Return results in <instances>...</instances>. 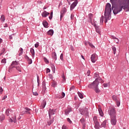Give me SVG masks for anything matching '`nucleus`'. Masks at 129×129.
Segmentation results:
<instances>
[{
	"label": "nucleus",
	"mask_w": 129,
	"mask_h": 129,
	"mask_svg": "<svg viewBox=\"0 0 129 129\" xmlns=\"http://www.w3.org/2000/svg\"><path fill=\"white\" fill-rule=\"evenodd\" d=\"M112 10L114 15H117L122 12V10L125 12H129V0L119 1L118 5L112 6Z\"/></svg>",
	"instance_id": "obj_1"
},
{
	"label": "nucleus",
	"mask_w": 129,
	"mask_h": 129,
	"mask_svg": "<svg viewBox=\"0 0 129 129\" xmlns=\"http://www.w3.org/2000/svg\"><path fill=\"white\" fill-rule=\"evenodd\" d=\"M111 5L109 3H107L106 5L105 11H104V22L107 23V21L111 19Z\"/></svg>",
	"instance_id": "obj_2"
},
{
	"label": "nucleus",
	"mask_w": 129,
	"mask_h": 129,
	"mask_svg": "<svg viewBox=\"0 0 129 129\" xmlns=\"http://www.w3.org/2000/svg\"><path fill=\"white\" fill-rule=\"evenodd\" d=\"M79 110L80 113H81L82 115H86V116H89V112L88 111V108H80Z\"/></svg>",
	"instance_id": "obj_3"
},
{
	"label": "nucleus",
	"mask_w": 129,
	"mask_h": 129,
	"mask_svg": "<svg viewBox=\"0 0 129 129\" xmlns=\"http://www.w3.org/2000/svg\"><path fill=\"white\" fill-rule=\"evenodd\" d=\"M96 80L94 81L92 83L88 85V88L94 89L96 87H98V85H99V82H97Z\"/></svg>",
	"instance_id": "obj_4"
},
{
	"label": "nucleus",
	"mask_w": 129,
	"mask_h": 129,
	"mask_svg": "<svg viewBox=\"0 0 129 129\" xmlns=\"http://www.w3.org/2000/svg\"><path fill=\"white\" fill-rule=\"evenodd\" d=\"M93 122L94 123V127L95 129H100L99 126H100V124L99 123V122L98 121V119H97V116H94L93 117Z\"/></svg>",
	"instance_id": "obj_5"
},
{
	"label": "nucleus",
	"mask_w": 129,
	"mask_h": 129,
	"mask_svg": "<svg viewBox=\"0 0 129 129\" xmlns=\"http://www.w3.org/2000/svg\"><path fill=\"white\" fill-rule=\"evenodd\" d=\"M108 112V114L110 115V117L116 116V112L115 111V109H114V108H109Z\"/></svg>",
	"instance_id": "obj_6"
},
{
	"label": "nucleus",
	"mask_w": 129,
	"mask_h": 129,
	"mask_svg": "<svg viewBox=\"0 0 129 129\" xmlns=\"http://www.w3.org/2000/svg\"><path fill=\"white\" fill-rule=\"evenodd\" d=\"M94 78L95 79V80H96L97 82H99L100 83H103V82H104L103 80L101 79V78L99 77V74L98 73H96L94 74Z\"/></svg>",
	"instance_id": "obj_7"
},
{
	"label": "nucleus",
	"mask_w": 129,
	"mask_h": 129,
	"mask_svg": "<svg viewBox=\"0 0 129 129\" xmlns=\"http://www.w3.org/2000/svg\"><path fill=\"white\" fill-rule=\"evenodd\" d=\"M112 98L113 100H114V101L116 102L117 106L118 107H119V106L120 105V100H119L117 98V96H116V95H113L112 96Z\"/></svg>",
	"instance_id": "obj_8"
},
{
	"label": "nucleus",
	"mask_w": 129,
	"mask_h": 129,
	"mask_svg": "<svg viewBox=\"0 0 129 129\" xmlns=\"http://www.w3.org/2000/svg\"><path fill=\"white\" fill-rule=\"evenodd\" d=\"M92 25L95 27L96 33L100 35V33H101V31H100V26H97L95 23H92Z\"/></svg>",
	"instance_id": "obj_9"
},
{
	"label": "nucleus",
	"mask_w": 129,
	"mask_h": 129,
	"mask_svg": "<svg viewBox=\"0 0 129 129\" xmlns=\"http://www.w3.org/2000/svg\"><path fill=\"white\" fill-rule=\"evenodd\" d=\"M91 60L92 63H95L97 61V55L95 53L92 54L91 56Z\"/></svg>",
	"instance_id": "obj_10"
},
{
	"label": "nucleus",
	"mask_w": 129,
	"mask_h": 129,
	"mask_svg": "<svg viewBox=\"0 0 129 129\" xmlns=\"http://www.w3.org/2000/svg\"><path fill=\"white\" fill-rule=\"evenodd\" d=\"M111 123L112 125H115L116 124V116L113 117H110Z\"/></svg>",
	"instance_id": "obj_11"
},
{
	"label": "nucleus",
	"mask_w": 129,
	"mask_h": 129,
	"mask_svg": "<svg viewBox=\"0 0 129 129\" xmlns=\"http://www.w3.org/2000/svg\"><path fill=\"white\" fill-rule=\"evenodd\" d=\"M55 111L56 109H49V110L48 111L49 118H51V116H52V115H54V114H55Z\"/></svg>",
	"instance_id": "obj_12"
},
{
	"label": "nucleus",
	"mask_w": 129,
	"mask_h": 129,
	"mask_svg": "<svg viewBox=\"0 0 129 129\" xmlns=\"http://www.w3.org/2000/svg\"><path fill=\"white\" fill-rule=\"evenodd\" d=\"M9 122H14V123H16L17 122V116L16 114H14V117L9 119Z\"/></svg>",
	"instance_id": "obj_13"
},
{
	"label": "nucleus",
	"mask_w": 129,
	"mask_h": 129,
	"mask_svg": "<svg viewBox=\"0 0 129 129\" xmlns=\"http://www.w3.org/2000/svg\"><path fill=\"white\" fill-rule=\"evenodd\" d=\"M67 12V10H66V8H64L62 9L60 12V20L62 19V18L64 17V14H66V12Z\"/></svg>",
	"instance_id": "obj_14"
},
{
	"label": "nucleus",
	"mask_w": 129,
	"mask_h": 129,
	"mask_svg": "<svg viewBox=\"0 0 129 129\" xmlns=\"http://www.w3.org/2000/svg\"><path fill=\"white\" fill-rule=\"evenodd\" d=\"M6 115H7V116H9L10 114H12V113H14V111L10 109H7L6 110V112H5Z\"/></svg>",
	"instance_id": "obj_15"
},
{
	"label": "nucleus",
	"mask_w": 129,
	"mask_h": 129,
	"mask_svg": "<svg viewBox=\"0 0 129 129\" xmlns=\"http://www.w3.org/2000/svg\"><path fill=\"white\" fill-rule=\"evenodd\" d=\"M49 15H50V13L46 11H44L41 14V16L43 17V18H47Z\"/></svg>",
	"instance_id": "obj_16"
},
{
	"label": "nucleus",
	"mask_w": 129,
	"mask_h": 129,
	"mask_svg": "<svg viewBox=\"0 0 129 129\" xmlns=\"http://www.w3.org/2000/svg\"><path fill=\"white\" fill-rule=\"evenodd\" d=\"M72 111V108H68L64 111V114H65V115H68L69 114V113L71 112Z\"/></svg>",
	"instance_id": "obj_17"
},
{
	"label": "nucleus",
	"mask_w": 129,
	"mask_h": 129,
	"mask_svg": "<svg viewBox=\"0 0 129 129\" xmlns=\"http://www.w3.org/2000/svg\"><path fill=\"white\" fill-rule=\"evenodd\" d=\"M76 6H77V2H74L71 6L70 11H72L73 10H74Z\"/></svg>",
	"instance_id": "obj_18"
},
{
	"label": "nucleus",
	"mask_w": 129,
	"mask_h": 129,
	"mask_svg": "<svg viewBox=\"0 0 129 129\" xmlns=\"http://www.w3.org/2000/svg\"><path fill=\"white\" fill-rule=\"evenodd\" d=\"M117 1L119 4V1H121V0H110V1L111 4H112V7H113L114 6H115V5H116V3L117 2Z\"/></svg>",
	"instance_id": "obj_19"
},
{
	"label": "nucleus",
	"mask_w": 129,
	"mask_h": 129,
	"mask_svg": "<svg viewBox=\"0 0 129 129\" xmlns=\"http://www.w3.org/2000/svg\"><path fill=\"white\" fill-rule=\"evenodd\" d=\"M98 110L99 113V115L102 117H103V115H104V114H103V111H102V109H101V108L100 107L98 108Z\"/></svg>",
	"instance_id": "obj_20"
},
{
	"label": "nucleus",
	"mask_w": 129,
	"mask_h": 129,
	"mask_svg": "<svg viewBox=\"0 0 129 129\" xmlns=\"http://www.w3.org/2000/svg\"><path fill=\"white\" fill-rule=\"evenodd\" d=\"M46 104H47V102L45 100H43L41 103V108H45Z\"/></svg>",
	"instance_id": "obj_21"
},
{
	"label": "nucleus",
	"mask_w": 129,
	"mask_h": 129,
	"mask_svg": "<svg viewBox=\"0 0 129 129\" xmlns=\"http://www.w3.org/2000/svg\"><path fill=\"white\" fill-rule=\"evenodd\" d=\"M89 19L90 20V23L92 24V19L93 18V15L91 13H90L88 15Z\"/></svg>",
	"instance_id": "obj_22"
},
{
	"label": "nucleus",
	"mask_w": 129,
	"mask_h": 129,
	"mask_svg": "<svg viewBox=\"0 0 129 129\" xmlns=\"http://www.w3.org/2000/svg\"><path fill=\"white\" fill-rule=\"evenodd\" d=\"M30 53H31L32 54V57H33V58H34V57H35V50L34 49V48H30Z\"/></svg>",
	"instance_id": "obj_23"
},
{
	"label": "nucleus",
	"mask_w": 129,
	"mask_h": 129,
	"mask_svg": "<svg viewBox=\"0 0 129 129\" xmlns=\"http://www.w3.org/2000/svg\"><path fill=\"white\" fill-rule=\"evenodd\" d=\"M14 68H16V67L11 64V66L9 67V72H12V71L14 70Z\"/></svg>",
	"instance_id": "obj_24"
},
{
	"label": "nucleus",
	"mask_w": 129,
	"mask_h": 129,
	"mask_svg": "<svg viewBox=\"0 0 129 129\" xmlns=\"http://www.w3.org/2000/svg\"><path fill=\"white\" fill-rule=\"evenodd\" d=\"M107 122V120H105L103 121V122L101 123V126L102 127H104L105 128V126H106V122Z\"/></svg>",
	"instance_id": "obj_25"
},
{
	"label": "nucleus",
	"mask_w": 129,
	"mask_h": 129,
	"mask_svg": "<svg viewBox=\"0 0 129 129\" xmlns=\"http://www.w3.org/2000/svg\"><path fill=\"white\" fill-rule=\"evenodd\" d=\"M53 34H54V30H53V29H50L47 32V34L49 35L50 36H53Z\"/></svg>",
	"instance_id": "obj_26"
},
{
	"label": "nucleus",
	"mask_w": 129,
	"mask_h": 129,
	"mask_svg": "<svg viewBox=\"0 0 129 129\" xmlns=\"http://www.w3.org/2000/svg\"><path fill=\"white\" fill-rule=\"evenodd\" d=\"M43 26L44 27V28H47L48 27V25H49L48 24V22H47V21H44L42 23Z\"/></svg>",
	"instance_id": "obj_27"
},
{
	"label": "nucleus",
	"mask_w": 129,
	"mask_h": 129,
	"mask_svg": "<svg viewBox=\"0 0 129 129\" xmlns=\"http://www.w3.org/2000/svg\"><path fill=\"white\" fill-rule=\"evenodd\" d=\"M11 64L16 67V65H19V61H17V60L13 61Z\"/></svg>",
	"instance_id": "obj_28"
},
{
	"label": "nucleus",
	"mask_w": 129,
	"mask_h": 129,
	"mask_svg": "<svg viewBox=\"0 0 129 129\" xmlns=\"http://www.w3.org/2000/svg\"><path fill=\"white\" fill-rule=\"evenodd\" d=\"M111 38L113 39V40H115V42L117 43H118V42H119V41L118 40V38H116V37H115V36H113L112 35V36H111Z\"/></svg>",
	"instance_id": "obj_29"
},
{
	"label": "nucleus",
	"mask_w": 129,
	"mask_h": 129,
	"mask_svg": "<svg viewBox=\"0 0 129 129\" xmlns=\"http://www.w3.org/2000/svg\"><path fill=\"white\" fill-rule=\"evenodd\" d=\"M94 90H95L96 93L98 94V93H100V90H99V88H98V87L94 88Z\"/></svg>",
	"instance_id": "obj_30"
},
{
	"label": "nucleus",
	"mask_w": 129,
	"mask_h": 129,
	"mask_svg": "<svg viewBox=\"0 0 129 129\" xmlns=\"http://www.w3.org/2000/svg\"><path fill=\"white\" fill-rule=\"evenodd\" d=\"M23 52H24V50H23V48L20 47L19 49V56H22V55H23Z\"/></svg>",
	"instance_id": "obj_31"
},
{
	"label": "nucleus",
	"mask_w": 129,
	"mask_h": 129,
	"mask_svg": "<svg viewBox=\"0 0 129 129\" xmlns=\"http://www.w3.org/2000/svg\"><path fill=\"white\" fill-rule=\"evenodd\" d=\"M15 68L16 69V70H18L19 72H22V68H21V66H16L15 67Z\"/></svg>",
	"instance_id": "obj_32"
},
{
	"label": "nucleus",
	"mask_w": 129,
	"mask_h": 129,
	"mask_svg": "<svg viewBox=\"0 0 129 129\" xmlns=\"http://www.w3.org/2000/svg\"><path fill=\"white\" fill-rule=\"evenodd\" d=\"M112 50L113 51V54H115V53H116V48L115 47V46H112Z\"/></svg>",
	"instance_id": "obj_33"
},
{
	"label": "nucleus",
	"mask_w": 129,
	"mask_h": 129,
	"mask_svg": "<svg viewBox=\"0 0 129 129\" xmlns=\"http://www.w3.org/2000/svg\"><path fill=\"white\" fill-rule=\"evenodd\" d=\"M80 121L82 123V124H85V119L83 117L80 119Z\"/></svg>",
	"instance_id": "obj_34"
},
{
	"label": "nucleus",
	"mask_w": 129,
	"mask_h": 129,
	"mask_svg": "<svg viewBox=\"0 0 129 129\" xmlns=\"http://www.w3.org/2000/svg\"><path fill=\"white\" fill-rule=\"evenodd\" d=\"M1 21L2 22H5V21H6V19L5 18V15H2L1 16Z\"/></svg>",
	"instance_id": "obj_35"
},
{
	"label": "nucleus",
	"mask_w": 129,
	"mask_h": 129,
	"mask_svg": "<svg viewBox=\"0 0 129 129\" xmlns=\"http://www.w3.org/2000/svg\"><path fill=\"white\" fill-rule=\"evenodd\" d=\"M54 121V118H53L51 120H50L49 121L47 122L48 125H51L52 123H53V122Z\"/></svg>",
	"instance_id": "obj_36"
},
{
	"label": "nucleus",
	"mask_w": 129,
	"mask_h": 129,
	"mask_svg": "<svg viewBox=\"0 0 129 129\" xmlns=\"http://www.w3.org/2000/svg\"><path fill=\"white\" fill-rule=\"evenodd\" d=\"M25 110L27 111V113H28V114H30L31 112L30 111H31V109L25 107Z\"/></svg>",
	"instance_id": "obj_37"
},
{
	"label": "nucleus",
	"mask_w": 129,
	"mask_h": 129,
	"mask_svg": "<svg viewBox=\"0 0 129 129\" xmlns=\"http://www.w3.org/2000/svg\"><path fill=\"white\" fill-rule=\"evenodd\" d=\"M78 94L80 98H81L82 99L83 98V95L80 92H78Z\"/></svg>",
	"instance_id": "obj_38"
},
{
	"label": "nucleus",
	"mask_w": 129,
	"mask_h": 129,
	"mask_svg": "<svg viewBox=\"0 0 129 129\" xmlns=\"http://www.w3.org/2000/svg\"><path fill=\"white\" fill-rule=\"evenodd\" d=\"M52 87H56L57 86V82H53L51 84Z\"/></svg>",
	"instance_id": "obj_39"
},
{
	"label": "nucleus",
	"mask_w": 129,
	"mask_h": 129,
	"mask_svg": "<svg viewBox=\"0 0 129 129\" xmlns=\"http://www.w3.org/2000/svg\"><path fill=\"white\" fill-rule=\"evenodd\" d=\"M52 54L54 55L53 56V58L55 60H57V54L56 53V52H53Z\"/></svg>",
	"instance_id": "obj_40"
},
{
	"label": "nucleus",
	"mask_w": 129,
	"mask_h": 129,
	"mask_svg": "<svg viewBox=\"0 0 129 129\" xmlns=\"http://www.w3.org/2000/svg\"><path fill=\"white\" fill-rule=\"evenodd\" d=\"M104 20V17L103 16H102L100 19V23L101 24H102V23H103Z\"/></svg>",
	"instance_id": "obj_41"
},
{
	"label": "nucleus",
	"mask_w": 129,
	"mask_h": 129,
	"mask_svg": "<svg viewBox=\"0 0 129 129\" xmlns=\"http://www.w3.org/2000/svg\"><path fill=\"white\" fill-rule=\"evenodd\" d=\"M4 119H5V115L2 114V115L0 116V120H1V121H3V120H4Z\"/></svg>",
	"instance_id": "obj_42"
},
{
	"label": "nucleus",
	"mask_w": 129,
	"mask_h": 129,
	"mask_svg": "<svg viewBox=\"0 0 129 129\" xmlns=\"http://www.w3.org/2000/svg\"><path fill=\"white\" fill-rule=\"evenodd\" d=\"M51 69H52L53 73H55V71L56 70V68H55V66H54L53 64L52 65Z\"/></svg>",
	"instance_id": "obj_43"
},
{
	"label": "nucleus",
	"mask_w": 129,
	"mask_h": 129,
	"mask_svg": "<svg viewBox=\"0 0 129 129\" xmlns=\"http://www.w3.org/2000/svg\"><path fill=\"white\" fill-rule=\"evenodd\" d=\"M49 20H52V19H53V11H52L50 13V16L49 17Z\"/></svg>",
	"instance_id": "obj_44"
},
{
	"label": "nucleus",
	"mask_w": 129,
	"mask_h": 129,
	"mask_svg": "<svg viewBox=\"0 0 129 129\" xmlns=\"http://www.w3.org/2000/svg\"><path fill=\"white\" fill-rule=\"evenodd\" d=\"M46 90L47 88H46V87H42V92H43V93H45L46 92Z\"/></svg>",
	"instance_id": "obj_45"
},
{
	"label": "nucleus",
	"mask_w": 129,
	"mask_h": 129,
	"mask_svg": "<svg viewBox=\"0 0 129 129\" xmlns=\"http://www.w3.org/2000/svg\"><path fill=\"white\" fill-rule=\"evenodd\" d=\"M27 60H28V64H32V63H33V60L31 58H29V59H27Z\"/></svg>",
	"instance_id": "obj_46"
},
{
	"label": "nucleus",
	"mask_w": 129,
	"mask_h": 129,
	"mask_svg": "<svg viewBox=\"0 0 129 129\" xmlns=\"http://www.w3.org/2000/svg\"><path fill=\"white\" fill-rule=\"evenodd\" d=\"M63 56H64V54H63V53H61L60 54V60H61V61H63V60H64V58H63Z\"/></svg>",
	"instance_id": "obj_47"
},
{
	"label": "nucleus",
	"mask_w": 129,
	"mask_h": 129,
	"mask_svg": "<svg viewBox=\"0 0 129 129\" xmlns=\"http://www.w3.org/2000/svg\"><path fill=\"white\" fill-rule=\"evenodd\" d=\"M88 45H89V46H90V47H91V48H95V47L94 46V45H93V44H92V43L88 42Z\"/></svg>",
	"instance_id": "obj_48"
},
{
	"label": "nucleus",
	"mask_w": 129,
	"mask_h": 129,
	"mask_svg": "<svg viewBox=\"0 0 129 129\" xmlns=\"http://www.w3.org/2000/svg\"><path fill=\"white\" fill-rule=\"evenodd\" d=\"M67 121L70 123V124H72V121L69 118H67Z\"/></svg>",
	"instance_id": "obj_49"
},
{
	"label": "nucleus",
	"mask_w": 129,
	"mask_h": 129,
	"mask_svg": "<svg viewBox=\"0 0 129 129\" xmlns=\"http://www.w3.org/2000/svg\"><path fill=\"white\" fill-rule=\"evenodd\" d=\"M62 129H68V127H67V126H66V125L63 124L62 127H61Z\"/></svg>",
	"instance_id": "obj_50"
},
{
	"label": "nucleus",
	"mask_w": 129,
	"mask_h": 129,
	"mask_svg": "<svg viewBox=\"0 0 129 129\" xmlns=\"http://www.w3.org/2000/svg\"><path fill=\"white\" fill-rule=\"evenodd\" d=\"M44 60L46 63V64H48L49 63V60L47 59L46 57H44Z\"/></svg>",
	"instance_id": "obj_51"
},
{
	"label": "nucleus",
	"mask_w": 129,
	"mask_h": 129,
	"mask_svg": "<svg viewBox=\"0 0 129 129\" xmlns=\"http://www.w3.org/2000/svg\"><path fill=\"white\" fill-rule=\"evenodd\" d=\"M33 95H34L35 96H38L39 95V93L37 92H33Z\"/></svg>",
	"instance_id": "obj_52"
},
{
	"label": "nucleus",
	"mask_w": 129,
	"mask_h": 129,
	"mask_svg": "<svg viewBox=\"0 0 129 129\" xmlns=\"http://www.w3.org/2000/svg\"><path fill=\"white\" fill-rule=\"evenodd\" d=\"M64 97H65V93L62 92L61 93V96L60 98H64Z\"/></svg>",
	"instance_id": "obj_53"
},
{
	"label": "nucleus",
	"mask_w": 129,
	"mask_h": 129,
	"mask_svg": "<svg viewBox=\"0 0 129 129\" xmlns=\"http://www.w3.org/2000/svg\"><path fill=\"white\" fill-rule=\"evenodd\" d=\"M2 63H3V64H6L7 63V60H6V59H2Z\"/></svg>",
	"instance_id": "obj_54"
},
{
	"label": "nucleus",
	"mask_w": 129,
	"mask_h": 129,
	"mask_svg": "<svg viewBox=\"0 0 129 129\" xmlns=\"http://www.w3.org/2000/svg\"><path fill=\"white\" fill-rule=\"evenodd\" d=\"M26 113H28L27 112V111L25 110V111H23L22 112H21V115H23L24 114H26Z\"/></svg>",
	"instance_id": "obj_55"
},
{
	"label": "nucleus",
	"mask_w": 129,
	"mask_h": 129,
	"mask_svg": "<svg viewBox=\"0 0 129 129\" xmlns=\"http://www.w3.org/2000/svg\"><path fill=\"white\" fill-rule=\"evenodd\" d=\"M37 83H38V86H39V85H40V80L39 79V76H37Z\"/></svg>",
	"instance_id": "obj_56"
},
{
	"label": "nucleus",
	"mask_w": 129,
	"mask_h": 129,
	"mask_svg": "<svg viewBox=\"0 0 129 129\" xmlns=\"http://www.w3.org/2000/svg\"><path fill=\"white\" fill-rule=\"evenodd\" d=\"M74 88H75V87L74 86H73L70 88V91H72V90H74Z\"/></svg>",
	"instance_id": "obj_57"
},
{
	"label": "nucleus",
	"mask_w": 129,
	"mask_h": 129,
	"mask_svg": "<svg viewBox=\"0 0 129 129\" xmlns=\"http://www.w3.org/2000/svg\"><path fill=\"white\" fill-rule=\"evenodd\" d=\"M109 85V84H107V83H106V84H103V86H104V87H107Z\"/></svg>",
	"instance_id": "obj_58"
},
{
	"label": "nucleus",
	"mask_w": 129,
	"mask_h": 129,
	"mask_svg": "<svg viewBox=\"0 0 129 129\" xmlns=\"http://www.w3.org/2000/svg\"><path fill=\"white\" fill-rule=\"evenodd\" d=\"M87 76H90V71L88 70L87 72Z\"/></svg>",
	"instance_id": "obj_59"
},
{
	"label": "nucleus",
	"mask_w": 129,
	"mask_h": 129,
	"mask_svg": "<svg viewBox=\"0 0 129 129\" xmlns=\"http://www.w3.org/2000/svg\"><path fill=\"white\" fill-rule=\"evenodd\" d=\"M42 87H46V82H42Z\"/></svg>",
	"instance_id": "obj_60"
},
{
	"label": "nucleus",
	"mask_w": 129,
	"mask_h": 129,
	"mask_svg": "<svg viewBox=\"0 0 129 129\" xmlns=\"http://www.w3.org/2000/svg\"><path fill=\"white\" fill-rule=\"evenodd\" d=\"M82 125H83L82 128L83 129H85V127H86V123L82 124Z\"/></svg>",
	"instance_id": "obj_61"
},
{
	"label": "nucleus",
	"mask_w": 129,
	"mask_h": 129,
	"mask_svg": "<svg viewBox=\"0 0 129 129\" xmlns=\"http://www.w3.org/2000/svg\"><path fill=\"white\" fill-rule=\"evenodd\" d=\"M56 98H61V95L60 94H57L56 95Z\"/></svg>",
	"instance_id": "obj_62"
},
{
	"label": "nucleus",
	"mask_w": 129,
	"mask_h": 129,
	"mask_svg": "<svg viewBox=\"0 0 129 129\" xmlns=\"http://www.w3.org/2000/svg\"><path fill=\"white\" fill-rule=\"evenodd\" d=\"M50 71H51L50 70V69L47 68V69H46V73H50Z\"/></svg>",
	"instance_id": "obj_63"
},
{
	"label": "nucleus",
	"mask_w": 129,
	"mask_h": 129,
	"mask_svg": "<svg viewBox=\"0 0 129 129\" xmlns=\"http://www.w3.org/2000/svg\"><path fill=\"white\" fill-rule=\"evenodd\" d=\"M71 19L72 20H73V19H74V15H73V14L71 15Z\"/></svg>",
	"instance_id": "obj_64"
}]
</instances>
